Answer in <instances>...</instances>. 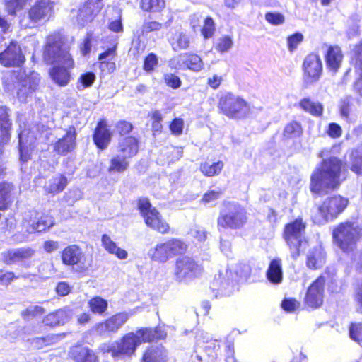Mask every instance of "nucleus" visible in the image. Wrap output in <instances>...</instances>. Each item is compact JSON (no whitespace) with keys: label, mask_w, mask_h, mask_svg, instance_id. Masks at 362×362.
<instances>
[{"label":"nucleus","mask_w":362,"mask_h":362,"mask_svg":"<svg viewBox=\"0 0 362 362\" xmlns=\"http://www.w3.org/2000/svg\"><path fill=\"white\" fill-rule=\"evenodd\" d=\"M44 58L47 63L54 64L49 71L52 80L60 86H66L71 78L69 69L74 65L69 53V47L61 41L55 40L54 37H49L44 52Z\"/></svg>","instance_id":"f257e3e1"},{"label":"nucleus","mask_w":362,"mask_h":362,"mask_svg":"<svg viewBox=\"0 0 362 362\" xmlns=\"http://www.w3.org/2000/svg\"><path fill=\"white\" fill-rule=\"evenodd\" d=\"M165 335V333L159 332L158 329H141L135 333L129 332L113 343L102 344L99 350L103 354L110 353L115 360L123 359L132 356L141 343L162 339Z\"/></svg>","instance_id":"f03ea898"},{"label":"nucleus","mask_w":362,"mask_h":362,"mask_svg":"<svg viewBox=\"0 0 362 362\" xmlns=\"http://www.w3.org/2000/svg\"><path fill=\"white\" fill-rule=\"evenodd\" d=\"M342 161L335 156L322 160L311 176L310 190L318 193L323 189H334L341 182Z\"/></svg>","instance_id":"7ed1b4c3"},{"label":"nucleus","mask_w":362,"mask_h":362,"mask_svg":"<svg viewBox=\"0 0 362 362\" xmlns=\"http://www.w3.org/2000/svg\"><path fill=\"white\" fill-rule=\"evenodd\" d=\"M21 131L18 134L20 160L22 162L28 161L30 158V153L39 141H47L50 139L51 132L45 125L38 124L27 128L20 124Z\"/></svg>","instance_id":"20e7f679"},{"label":"nucleus","mask_w":362,"mask_h":362,"mask_svg":"<svg viewBox=\"0 0 362 362\" xmlns=\"http://www.w3.org/2000/svg\"><path fill=\"white\" fill-rule=\"evenodd\" d=\"M188 246L183 240L171 238L165 242L157 243L149 250L148 255L151 260L165 263L174 256L182 255L187 250Z\"/></svg>","instance_id":"39448f33"},{"label":"nucleus","mask_w":362,"mask_h":362,"mask_svg":"<svg viewBox=\"0 0 362 362\" xmlns=\"http://www.w3.org/2000/svg\"><path fill=\"white\" fill-rule=\"evenodd\" d=\"M333 238L337 245L344 252L354 250L361 235V229L354 223H340L333 230Z\"/></svg>","instance_id":"423d86ee"},{"label":"nucleus","mask_w":362,"mask_h":362,"mask_svg":"<svg viewBox=\"0 0 362 362\" xmlns=\"http://www.w3.org/2000/svg\"><path fill=\"white\" fill-rule=\"evenodd\" d=\"M203 273V267L190 257H179L175 261L173 275L179 283H187L200 277Z\"/></svg>","instance_id":"0eeeda50"},{"label":"nucleus","mask_w":362,"mask_h":362,"mask_svg":"<svg viewBox=\"0 0 362 362\" xmlns=\"http://www.w3.org/2000/svg\"><path fill=\"white\" fill-rule=\"evenodd\" d=\"M138 208L148 227L162 234L169 232V224L158 211L151 205L148 199H140L138 202Z\"/></svg>","instance_id":"6e6552de"},{"label":"nucleus","mask_w":362,"mask_h":362,"mask_svg":"<svg viewBox=\"0 0 362 362\" xmlns=\"http://www.w3.org/2000/svg\"><path fill=\"white\" fill-rule=\"evenodd\" d=\"M347 204L348 199L339 195L327 198L317 206L314 221L317 224L326 223L342 212Z\"/></svg>","instance_id":"1a4fd4ad"},{"label":"nucleus","mask_w":362,"mask_h":362,"mask_svg":"<svg viewBox=\"0 0 362 362\" xmlns=\"http://www.w3.org/2000/svg\"><path fill=\"white\" fill-rule=\"evenodd\" d=\"M218 107L221 112L229 118H243L250 111V105L243 98L228 93L219 100Z\"/></svg>","instance_id":"9d476101"},{"label":"nucleus","mask_w":362,"mask_h":362,"mask_svg":"<svg viewBox=\"0 0 362 362\" xmlns=\"http://www.w3.org/2000/svg\"><path fill=\"white\" fill-rule=\"evenodd\" d=\"M305 224L301 218L286 225L284 231V238L289 247L291 256L296 259L300 254V248L303 243V234Z\"/></svg>","instance_id":"9b49d317"},{"label":"nucleus","mask_w":362,"mask_h":362,"mask_svg":"<svg viewBox=\"0 0 362 362\" xmlns=\"http://www.w3.org/2000/svg\"><path fill=\"white\" fill-rule=\"evenodd\" d=\"M61 259L66 266L76 267V272H83L87 270L90 264L86 262L85 254L76 245L66 247L62 252Z\"/></svg>","instance_id":"f8f14e48"},{"label":"nucleus","mask_w":362,"mask_h":362,"mask_svg":"<svg viewBox=\"0 0 362 362\" xmlns=\"http://www.w3.org/2000/svg\"><path fill=\"white\" fill-rule=\"evenodd\" d=\"M54 224V218L47 214H43L39 218H35L32 220L31 217L28 219L25 218L22 222L19 232L22 233L23 237L21 240L28 238V235L35 232H42L49 228Z\"/></svg>","instance_id":"ddd939ff"},{"label":"nucleus","mask_w":362,"mask_h":362,"mask_svg":"<svg viewBox=\"0 0 362 362\" xmlns=\"http://www.w3.org/2000/svg\"><path fill=\"white\" fill-rule=\"evenodd\" d=\"M52 10V5L49 1L45 0L37 1L28 12L30 21L23 18L20 21L21 25L24 28L33 27L39 21L49 18Z\"/></svg>","instance_id":"4468645a"},{"label":"nucleus","mask_w":362,"mask_h":362,"mask_svg":"<svg viewBox=\"0 0 362 362\" xmlns=\"http://www.w3.org/2000/svg\"><path fill=\"white\" fill-rule=\"evenodd\" d=\"M304 81L307 84H313L319 81L322 72V61L319 55L308 54L303 64Z\"/></svg>","instance_id":"2eb2a0df"},{"label":"nucleus","mask_w":362,"mask_h":362,"mask_svg":"<svg viewBox=\"0 0 362 362\" xmlns=\"http://www.w3.org/2000/svg\"><path fill=\"white\" fill-rule=\"evenodd\" d=\"M24 61L21 47L15 41H11L6 48L0 52V64L4 66H20Z\"/></svg>","instance_id":"dca6fc26"},{"label":"nucleus","mask_w":362,"mask_h":362,"mask_svg":"<svg viewBox=\"0 0 362 362\" xmlns=\"http://www.w3.org/2000/svg\"><path fill=\"white\" fill-rule=\"evenodd\" d=\"M325 280L319 276L308 288L305 298V303L312 308L320 307L323 303Z\"/></svg>","instance_id":"f3484780"},{"label":"nucleus","mask_w":362,"mask_h":362,"mask_svg":"<svg viewBox=\"0 0 362 362\" xmlns=\"http://www.w3.org/2000/svg\"><path fill=\"white\" fill-rule=\"evenodd\" d=\"M246 221L245 211L238 205L233 206L227 214H221L218 219V225L221 227L238 228Z\"/></svg>","instance_id":"a211bd4d"},{"label":"nucleus","mask_w":362,"mask_h":362,"mask_svg":"<svg viewBox=\"0 0 362 362\" xmlns=\"http://www.w3.org/2000/svg\"><path fill=\"white\" fill-rule=\"evenodd\" d=\"M39 81V74L37 72L33 71L29 74H26L25 72L21 73L19 78L21 87L17 92L18 99L21 101L25 100L35 91Z\"/></svg>","instance_id":"6ab92c4d"},{"label":"nucleus","mask_w":362,"mask_h":362,"mask_svg":"<svg viewBox=\"0 0 362 362\" xmlns=\"http://www.w3.org/2000/svg\"><path fill=\"white\" fill-rule=\"evenodd\" d=\"M76 128L73 126L69 127L65 135L54 144V151L60 155H66L72 151L76 147Z\"/></svg>","instance_id":"aec40b11"},{"label":"nucleus","mask_w":362,"mask_h":362,"mask_svg":"<svg viewBox=\"0 0 362 362\" xmlns=\"http://www.w3.org/2000/svg\"><path fill=\"white\" fill-rule=\"evenodd\" d=\"M35 251L30 247H20L6 250L1 253V260L6 264H11L23 262L31 258Z\"/></svg>","instance_id":"412c9836"},{"label":"nucleus","mask_w":362,"mask_h":362,"mask_svg":"<svg viewBox=\"0 0 362 362\" xmlns=\"http://www.w3.org/2000/svg\"><path fill=\"white\" fill-rule=\"evenodd\" d=\"M102 8V4L93 0L88 1L78 10L76 17L78 23L84 26L86 24L91 22L94 17L99 13Z\"/></svg>","instance_id":"4be33fe9"},{"label":"nucleus","mask_w":362,"mask_h":362,"mask_svg":"<svg viewBox=\"0 0 362 362\" xmlns=\"http://www.w3.org/2000/svg\"><path fill=\"white\" fill-rule=\"evenodd\" d=\"M117 148L121 156L130 158L139 151V141L134 136L122 137L119 140Z\"/></svg>","instance_id":"5701e85b"},{"label":"nucleus","mask_w":362,"mask_h":362,"mask_svg":"<svg viewBox=\"0 0 362 362\" xmlns=\"http://www.w3.org/2000/svg\"><path fill=\"white\" fill-rule=\"evenodd\" d=\"M177 59V62L180 64V66H183L194 72H199L204 67L202 59L195 54H181Z\"/></svg>","instance_id":"b1692460"},{"label":"nucleus","mask_w":362,"mask_h":362,"mask_svg":"<svg viewBox=\"0 0 362 362\" xmlns=\"http://www.w3.org/2000/svg\"><path fill=\"white\" fill-rule=\"evenodd\" d=\"M112 139V133L107 128L105 122H100L95 129L93 140L96 146L100 149H105L107 147Z\"/></svg>","instance_id":"393cba45"},{"label":"nucleus","mask_w":362,"mask_h":362,"mask_svg":"<svg viewBox=\"0 0 362 362\" xmlns=\"http://www.w3.org/2000/svg\"><path fill=\"white\" fill-rule=\"evenodd\" d=\"M343 59V54L340 47L338 46L329 47L327 49L325 60L327 68L333 71L337 72L341 66Z\"/></svg>","instance_id":"a878e982"},{"label":"nucleus","mask_w":362,"mask_h":362,"mask_svg":"<svg viewBox=\"0 0 362 362\" xmlns=\"http://www.w3.org/2000/svg\"><path fill=\"white\" fill-rule=\"evenodd\" d=\"M70 354L76 362H98L97 356L86 346H74L71 349Z\"/></svg>","instance_id":"bb28decb"},{"label":"nucleus","mask_w":362,"mask_h":362,"mask_svg":"<svg viewBox=\"0 0 362 362\" xmlns=\"http://www.w3.org/2000/svg\"><path fill=\"white\" fill-rule=\"evenodd\" d=\"M101 242L103 247L110 254L115 255L118 259L122 260L127 258V252L118 247L116 243H115L109 235L106 234L103 235L101 238Z\"/></svg>","instance_id":"cd10ccee"},{"label":"nucleus","mask_w":362,"mask_h":362,"mask_svg":"<svg viewBox=\"0 0 362 362\" xmlns=\"http://www.w3.org/2000/svg\"><path fill=\"white\" fill-rule=\"evenodd\" d=\"M101 242L103 247L110 254L115 255L118 259L122 260L127 258V252L118 247L116 243H115L109 235L106 234L103 235L101 238Z\"/></svg>","instance_id":"c85d7f7f"},{"label":"nucleus","mask_w":362,"mask_h":362,"mask_svg":"<svg viewBox=\"0 0 362 362\" xmlns=\"http://www.w3.org/2000/svg\"><path fill=\"white\" fill-rule=\"evenodd\" d=\"M165 358L166 351L163 346H151L144 353L142 362H163Z\"/></svg>","instance_id":"c756f323"},{"label":"nucleus","mask_w":362,"mask_h":362,"mask_svg":"<svg viewBox=\"0 0 362 362\" xmlns=\"http://www.w3.org/2000/svg\"><path fill=\"white\" fill-rule=\"evenodd\" d=\"M267 276L269 281L274 284H280L282 281L283 272L281 259H274L270 262Z\"/></svg>","instance_id":"7c9ffc66"},{"label":"nucleus","mask_w":362,"mask_h":362,"mask_svg":"<svg viewBox=\"0 0 362 362\" xmlns=\"http://www.w3.org/2000/svg\"><path fill=\"white\" fill-rule=\"evenodd\" d=\"M325 258V253L320 247L313 249L307 255L306 264L310 269H316L324 264Z\"/></svg>","instance_id":"2f4dec72"},{"label":"nucleus","mask_w":362,"mask_h":362,"mask_svg":"<svg viewBox=\"0 0 362 362\" xmlns=\"http://www.w3.org/2000/svg\"><path fill=\"white\" fill-rule=\"evenodd\" d=\"M299 105L304 111L313 116H321L323 112V106L321 103L313 101L308 98H303L300 101Z\"/></svg>","instance_id":"473e14b6"},{"label":"nucleus","mask_w":362,"mask_h":362,"mask_svg":"<svg viewBox=\"0 0 362 362\" xmlns=\"http://www.w3.org/2000/svg\"><path fill=\"white\" fill-rule=\"evenodd\" d=\"M67 185V179L62 175H57L50 179L45 185V189L49 193L57 194L64 190Z\"/></svg>","instance_id":"72a5a7b5"},{"label":"nucleus","mask_w":362,"mask_h":362,"mask_svg":"<svg viewBox=\"0 0 362 362\" xmlns=\"http://www.w3.org/2000/svg\"><path fill=\"white\" fill-rule=\"evenodd\" d=\"M128 159L120 154L112 157L110 161L109 173H120L124 172L129 167Z\"/></svg>","instance_id":"f704fd0d"},{"label":"nucleus","mask_w":362,"mask_h":362,"mask_svg":"<svg viewBox=\"0 0 362 362\" xmlns=\"http://www.w3.org/2000/svg\"><path fill=\"white\" fill-rule=\"evenodd\" d=\"M354 59H355L356 66L361 71V77L356 82L354 89L356 93L362 96V42L355 47Z\"/></svg>","instance_id":"c9c22d12"},{"label":"nucleus","mask_w":362,"mask_h":362,"mask_svg":"<svg viewBox=\"0 0 362 362\" xmlns=\"http://www.w3.org/2000/svg\"><path fill=\"white\" fill-rule=\"evenodd\" d=\"M224 163L223 161L218 160L216 163L204 162L201 163L199 170L206 177H213L218 175L223 168Z\"/></svg>","instance_id":"e433bc0d"},{"label":"nucleus","mask_w":362,"mask_h":362,"mask_svg":"<svg viewBox=\"0 0 362 362\" xmlns=\"http://www.w3.org/2000/svg\"><path fill=\"white\" fill-rule=\"evenodd\" d=\"M13 186L7 182L0 183V209L8 207L11 202Z\"/></svg>","instance_id":"4c0bfd02"},{"label":"nucleus","mask_w":362,"mask_h":362,"mask_svg":"<svg viewBox=\"0 0 362 362\" xmlns=\"http://www.w3.org/2000/svg\"><path fill=\"white\" fill-rule=\"evenodd\" d=\"M124 323L123 318H107L105 322L98 326L97 330L100 334L105 332H114L118 329Z\"/></svg>","instance_id":"58836bf2"},{"label":"nucleus","mask_w":362,"mask_h":362,"mask_svg":"<svg viewBox=\"0 0 362 362\" xmlns=\"http://www.w3.org/2000/svg\"><path fill=\"white\" fill-rule=\"evenodd\" d=\"M165 6V0H141V7L146 11L159 12Z\"/></svg>","instance_id":"ea45409f"},{"label":"nucleus","mask_w":362,"mask_h":362,"mask_svg":"<svg viewBox=\"0 0 362 362\" xmlns=\"http://www.w3.org/2000/svg\"><path fill=\"white\" fill-rule=\"evenodd\" d=\"M233 43L232 37L229 35H224L217 40L214 45V48L221 54L226 53L231 49L233 46Z\"/></svg>","instance_id":"a19ab883"},{"label":"nucleus","mask_w":362,"mask_h":362,"mask_svg":"<svg viewBox=\"0 0 362 362\" xmlns=\"http://www.w3.org/2000/svg\"><path fill=\"white\" fill-rule=\"evenodd\" d=\"M351 170L356 174H362V149L353 150L351 153Z\"/></svg>","instance_id":"79ce46f5"},{"label":"nucleus","mask_w":362,"mask_h":362,"mask_svg":"<svg viewBox=\"0 0 362 362\" xmlns=\"http://www.w3.org/2000/svg\"><path fill=\"white\" fill-rule=\"evenodd\" d=\"M89 307L94 314L101 315L107 308V302L101 297H95L90 300Z\"/></svg>","instance_id":"37998d69"},{"label":"nucleus","mask_w":362,"mask_h":362,"mask_svg":"<svg viewBox=\"0 0 362 362\" xmlns=\"http://www.w3.org/2000/svg\"><path fill=\"white\" fill-rule=\"evenodd\" d=\"M284 134L287 137H298L302 134L301 125L297 122H290L286 126Z\"/></svg>","instance_id":"c03bdc74"},{"label":"nucleus","mask_w":362,"mask_h":362,"mask_svg":"<svg viewBox=\"0 0 362 362\" xmlns=\"http://www.w3.org/2000/svg\"><path fill=\"white\" fill-rule=\"evenodd\" d=\"M189 36L185 33H179L175 39L174 49H185L189 47Z\"/></svg>","instance_id":"a18cd8bd"},{"label":"nucleus","mask_w":362,"mask_h":362,"mask_svg":"<svg viewBox=\"0 0 362 362\" xmlns=\"http://www.w3.org/2000/svg\"><path fill=\"white\" fill-rule=\"evenodd\" d=\"M151 121H152V131L153 134L160 133L162 131L163 125L161 122L163 120V115L159 110H154L151 113Z\"/></svg>","instance_id":"49530a36"},{"label":"nucleus","mask_w":362,"mask_h":362,"mask_svg":"<svg viewBox=\"0 0 362 362\" xmlns=\"http://www.w3.org/2000/svg\"><path fill=\"white\" fill-rule=\"evenodd\" d=\"M95 80V75L93 72H88L80 76L78 88H86L92 85Z\"/></svg>","instance_id":"de8ad7c7"},{"label":"nucleus","mask_w":362,"mask_h":362,"mask_svg":"<svg viewBox=\"0 0 362 362\" xmlns=\"http://www.w3.org/2000/svg\"><path fill=\"white\" fill-rule=\"evenodd\" d=\"M45 314L46 312L45 308L39 305H30L22 312V315L24 316L35 317Z\"/></svg>","instance_id":"09e8293b"},{"label":"nucleus","mask_w":362,"mask_h":362,"mask_svg":"<svg viewBox=\"0 0 362 362\" xmlns=\"http://www.w3.org/2000/svg\"><path fill=\"white\" fill-rule=\"evenodd\" d=\"M215 30V25L214 20L208 17L204 21V25L203 26V28L202 30V33L204 38H210L213 36Z\"/></svg>","instance_id":"8fccbe9b"},{"label":"nucleus","mask_w":362,"mask_h":362,"mask_svg":"<svg viewBox=\"0 0 362 362\" xmlns=\"http://www.w3.org/2000/svg\"><path fill=\"white\" fill-rule=\"evenodd\" d=\"M350 337L361 344L362 342V324H351L349 328Z\"/></svg>","instance_id":"3c124183"},{"label":"nucleus","mask_w":362,"mask_h":362,"mask_svg":"<svg viewBox=\"0 0 362 362\" xmlns=\"http://www.w3.org/2000/svg\"><path fill=\"white\" fill-rule=\"evenodd\" d=\"M27 1L28 0H8L6 4L8 13L11 15L15 14L17 11L23 8Z\"/></svg>","instance_id":"603ef678"},{"label":"nucleus","mask_w":362,"mask_h":362,"mask_svg":"<svg viewBox=\"0 0 362 362\" xmlns=\"http://www.w3.org/2000/svg\"><path fill=\"white\" fill-rule=\"evenodd\" d=\"M303 35L301 33H297L287 38L288 49L290 52L294 51L298 45L303 41Z\"/></svg>","instance_id":"864d4df0"},{"label":"nucleus","mask_w":362,"mask_h":362,"mask_svg":"<svg viewBox=\"0 0 362 362\" xmlns=\"http://www.w3.org/2000/svg\"><path fill=\"white\" fill-rule=\"evenodd\" d=\"M158 63V61L156 55L151 53L148 54L144 60V69L147 72H151L153 71L155 66H157Z\"/></svg>","instance_id":"5fc2aeb1"},{"label":"nucleus","mask_w":362,"mask_h":362,"mask_svg":"<svg viewBox=\"0 0 362 362\" xmlns=\"http://www.w3.org/2000/svg\"><path fill=\"white\" fill-rule=\"evenodd\" d=\"M115 128L117 132L121 136H123L132 132L133 126L130 122H128L124 120H121L116 123Z\"/></svg>","instance_id":"6e6d98bb"},{"label":"nucleus","mask_w":362,"mask_h":362,"mask_svg":"<svg viewBox=\"0 0 362 362\" xmlns=\"http://www.w3.org/2000/svg\"><path fill=\"white\" fill-rule=\"evenodd\" d=\"M165 83L172 88L176 89L181 86L180 78L173 74H167L164 76Z\"/></svg>","instance_id":"4d7b16f0"},{"label":"nucleus","mask_w":362,"mask_h":362,"mask_svg":"<svg viewBox=\"0 0 362 362\" xmlns=\"http://www.w3.org/2000/svg\"><path fill=\"white\" fill-rule=\"evenodd\" d=\"M265 19L275 25H281L284 22V16L279 13H267L265 15Z\"/></svg>","instance_id":"13d9d810"},{"label":"nucleus","mask_w":362,"mask_h":362,"mask_svg":"<svg viewBox=\"0 0 362 362\" xmlns=\"http://www.w3.org/2000/svg\"><path fill=\"white\" fill-rule=\"evenodd\" d=\"M184 122L182 119H175L170 125V129L173 134L180 135L182 132Z\"/></svg>","instance_id":"bf43d9fd"},{"label":"nucleus","mask_w":362,"mask_h":362,"mask_svg":"<svg viewBox=\"0 0 362 362\" xmlns=\"http://www.w3.org/2000/svg\"><path fill=\"white\" fill-rule=\"evenodd\" d=\"M0 124L1 128H11V122L8 118V110L6 107H0Z\"/></svg>","instance_id":"052dcab7"},{"label":"nucleus","mask_w":362,"mask_h":362,"mask_svg":"<svg viewBox=\"0 0 362 362\" xmlns=\"http://www.w3.org/2000/svg\"><path fill=\"white\" fill-rule=\"evenodd\" d=\"M281 306L285 310L291 312L296 310L300 307V303L293 298L285 299L282 302Z\"/></svg>","instance_id":"680f3d73"},{"label":"nucleus","mask_w":362,"mask_h":362,"mask_svg":"<svg viewBox=\"0 0 362 362\" xmlns=\"http://www.w3.org/2000/svg\"><path fill=\"white\" fill-rule=\"evenodd\" d=\"M223 81V78L221 75L214 74L207 79V85L212 89H217Z\"/></svg>","instance_id":"e2e57ef3"},{"label":"nucleus","mask_w":362,"mask_h":362,"mask_svg":"<svg viewBox=\"0 0 362 362\" xmlns=\"http://www.w3.org/2000/svg\"><path fill=\"white\" fill-rule=\"evenodd\" d=\"M221 194V191H209L204 194L202 202L204 204H209L218 199Z\"/></svg>","instance_id":"0e129e2a"},{"label":"nucleus","mask_w":362,"mask_h":362,"mask_svg":"<svg viewBox=\"0 0 362 362\" xmlns=\"http://www.w3.org/2000/svg\"><path fill=\"white\" fill-rule=\"evenodd\" d=\"M236 273L241 278L247 279L251 274V267L247 264H239L236 269Z\"/></svg>","instance_id":"69168bd1"},{"label":"nucleus","mask_w":362,"mask_h":362,"mask_svg":"<svg viewBox=\"0 0 362 362\" xmlns=\"http://www.w3.org/2000/svg\"><path fill=\"white\" fill-rule=\"evenodd\" d=\"M191 235L200 242L204 241L206 239V232L199 226H196L192 229Z\"/></svg>","instance_id":"338daca9"},{"label":"nucleus","mask_w":362,"mask_h":362,"mask_svg":"<svg viewBox=\"0 0 362 362\" xmlns=\"http://www.w3.org/2000/svg\"><path fill=\"white\" fill-rule=\"evenodd\" d=\"M162 27V24L156 21H151L145 23L142 27L143 33H149L152 31L159 30Z\"/></svg>","instance_id":"774afa93"}]
</instances>
